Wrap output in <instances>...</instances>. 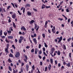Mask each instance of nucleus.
Masks as SVG:
<instances>
[{
  "instance_id": "f257e3e1",
  "label": "nucleus",
  "mask_w": 73,
  "mask_h": 73,
  "mask_svg": "<svg viewBox=\"0 0 73 73\" xmlns=\"http://www.w3.org/2000/svg\"><path fill=\"white\" fill-rule=\"evenodd\" d=\"M56 39H57V40H59L58 42V43L59 44V42H61L62 40V36H61L60 37V38L58 37L56 38Z\"/></svg>"
},
{
  "instance_id": "f03ea898",
  "label": "nucleus",
  "mask_w": 73,
  "mask_h": 73,
  "mask_svg": "<svg viewBox=\"0 0 73 73\" xmlns=\"http://www.w3.org/2000/svg\"><path fill=\"white\" fill-rule=\"evenodd\" d=\"M20 55V52H17L16 53V54L15 55V57L17 58L19 57Z\"/></svg>"
},
{
  "instance_id": "7ed1b4c3",
  "label": "nucleus",
  "mask_w": 73,
  "mask_h": 73,
  "mask_svg": "<svg viewBox=\"0 0 73 73\" xmlns=\"http://www.w3.org/2000/svg\"><path fill=\"white\" fill-rule=\"evenodd\" d=\"M26 70L27 72H28V70H29V66L28 65V64H26Z\"/></svg>"
},
{
  "instance_id": "20e7f679",
  "label": "nucleus",
  "mask_w": 73,
  "mask_h": 73,
  "mask_svg": "<svg viewBox=\"0 0 73 73\" xmlns=\"http://www.w3.org/2000/svg\"><path fill=\"white\" fill-rule=\"evenodd\" d=\"M21 30H23V29L24 31H26L27 30L26 29V28H25L24 26L22 27L21 28Z\"/></svg>"
},
{
  "instance_id": "39448f33",
  "label": "nucleus",
  "mask_w": 73,
  "mask_h": 73,
  "mask_svg": "<svg viewBox=\"0 0 73 73\" xmlns=\"http://www.w3.org/2000/svg\"><path fill=\"white\" fill-rule=\"evenodd\" d=\"M51 67H52L51 64H49V66L48 67V70L49 71H50V69H51Z\"/></svg>"
},
{
  "instance_id": "423d86ee",
  "label": "nucleus",
  "mask_w": 73,
  "mask_h": 73,
  "mask_svg": "<svg viewBox=\"0 0 73 73\" xmlns=\"http://www.w3.org/2000/svg\"><path fill=\"white\" fill-rule=\"evenodd\" d=\"M55 49V48H51V52L52 54L53 53V52H54V51Z\"/></svg>"
},
{
  "instance_id": "0eeeda50",
  "label": "nucleus",
  "mask_w": 73,
  "mask_h": 73,
  "mask_svg": "<svg viewBox=\"0 0 73 73\" xmlns=\"http://www.w3.org/2000/svg\"><path fill=\"white\" fill-rule=\"evenodd\" d=\"M33 41L35 42V44H37V40H36V38H34L33 39Z\"/></svg>"
},
{
  "instance_id": "6e6552de",
  "label": "nucleus",
  "mask_w": 73,
  "mask_h": 73,
  "mask_svg": "<svg viewBox=\"0 0 73 73\" xmlns=\"http://www.w3.org/2000/svg\"><path fill=\"white\" fill-rule=\"evenodd\" d=\"M31 7V5L27 3L25 5L26 8H27V7Z\"/></svg>"
},
{
  "instance_id": "1a4fd4ad",
  "label": "nucleus",
  "mask_w": 73,
  "mask_h": 73,
  "mask_svg": "<svg viewBox=\"0 0 73 73\" xmlns=\"http://www.w3.org/2000/svg\"><path fill=\"white\" fill-rule=\"evenodd\" d=\"M54 30H55V27H54L52 29V32H53V33H55V31H54Z\"/></svg>"
},
{
  "instance_id": "9d476101",
  "label": "nucleus",
  "mask_w": 73,
  "mask_h": 73,
  "mask_svg": "<svg viewBox=\"0 0 73 73\" xmlns=\"http://www.w3.org/2000/svg\"><path fill=\"white\" fill-rule=\"evenodd\" d=\"M34 22H35V21L33 20H32L29 23L31 25L32 24H33Z\"/></svg>"
},
{
  "instance_id": "9b49d317",
  "label": "nucleus",
  "mask_w": 73,
  "mask_h": 73,
  "mask_svg": "<svg viewBox=\"0 0 73 73\" xmlns=\"http://www.w3.org/2000/svg\"><path fill=\"white\" fill-rule=\"evenodd\" d=\"M12 17L13 19H15L16 18V14H13L12 16Z\"/></svg>"
},
{
  "instance_id": "f8f14e48",
  "label": "nucleus",
  "mask_w": 73,
  "mask_h": 73,
  "mask_svg": "<svg viewBox=\"0 0 73 73\" xmlns=\"http://www.w3.org/2000/svg\"><path fill=\"white\" fill-rule=\"evenodd\" d=\"M8 49L7 48L5 49V52H6L7 53V54H6V55L7 54V53H9V51H8Z\"/></svg>"
},
{
  "instance_id": "ddd939ff",
  "label": "nucleus",
  "mask_w": 73,
  "mask_h": 73,
  "mask_svg": "<svg viewBox=\"0 0 73 73\" xmlns=\"http://www.w3.org/2000/svg\"><path fill=\"white\" fill-rule=\"evenodd\" d=\"M8 38L10 39H12L13 38V37L12 36H8Z\"/></svg>"
},
{
  "instance_id": "4468645a",
  "label": "nucleus",
  "mask_w": 73,
  "mask_h": 73,
  "mask_svg": "<svg viewBox=\"0 0 73 73\" xmlns=\"http://www.w3.org/2000/svg\"><path fill=\"white\" fill-rule=\"evenodd\" d=\"M45 5L43 4L42 6V9H44L46 7Z\"/></svg>"
},
{
  "instance_id": "2eb2a0df",
  "label": "nucleus",
  "mask_w": 73,
  "mask_h": 73,
  "mask_svg": "<svg viewBox=\"0 0 73 73\" xmlns=\"http://www.w3.org/2000/svg\"><path fill=\"white\" fill-rule=\"evenodd\" d=\"M66 66H67L68 67H70V63L69 62L68 64H66Z\"/></svg>"
},
{
  "instance_id": "dca6fc26",
  "label": "nucleus",
  "mask_w": 73,
  "mask_h": 73,
  "mask_svg": "<svg viewBox=\"0 0 73 73\" xmlns=\"http://www.w3.org/2000/svg\"><path fill=\"white\" fill-rule=\"evenodd\" d=\"M13 25L14 28H16V25L15 24V23L13 22Z\"/></svg>"
},
{
  "instance_id": "f3484780",
  "label": "nucleus",
  "mask_w": 73,
  "mask_h": 73,
  "mask_svg": "<svg viewBox=\"0 0 73 73\" xmlns=\"http://www.w3.org/2000/svg\"><path fill=\"white\" fill-rule=\"evenodd\" d=\"M13 73H16L17 72V70H16V71L15 70V68L13 69Z\"/></svg>"
},
{
  "instance_id": "a211bd4d",
  "label": "nucleus",
  "mask_w": 73,
  "mask_h": 73,
  "mask_svg": "<svg viewBox=\"0 0 73 73\" xmlns=\"http://www.w3.org/2000/svg\"><path fill=\"white\" fill-rule=\"evenodd\" d=\"M7 33L9 35H11V30H10L9 31H7Z\"/></svg>"
},
{
  "instance_id": "6ab92c4d",
  "label": "nucleus",
  "mask_w": 73,
  "mask_h": 73,
  "mask_svg": "<svg viewBox=\"0 0 73 73\" xmlns=\"http://www.w3.org/2000/svg\"><path fill=\"white\" fill-rule=\"evenodd\" d=\"M27 15H29V16H31V15H32V13H31L29 12L28 11L27 12Z\"/></svg>"
},
{
  "instance_id": "aec40b11",
  "label": "nucleus",
  "mask_w": 73,
  "mask_h": 73,
  "mask_svg": "<svg viewBox=\"0 0 73 73\" xmlns=\"http://www.w3.org/2000/svg\"><path fill=\"white\" fill-rule=\"evenodd\" d=\"M8 62L9 63H11V62H12V61L10 59V58H9L8 59Z\"/></svg>"
},
{
  "instance_id": "412c9836",
  "label": "nucleus",
  "mask_w": 73,
  "mask_h": 73,
  "mask_svg": "<svg viewBox=\"0 0 73 73\" xmlns=\"http://www.w3.org/2000/svg\"><path fill=\"white\" fill-rule=\"evenodd\" d=\"M2 35H3V31L1 29L0 31V36H1Z\"/></svg>"
},
{
  "instance_id": "4be33fe9",
  "label": "nucleus",
  "mask_w": 73,
  "mask_h": 73,
  "mask_svg": "<svg viewBox=\"0 0 73 73\" xmlns=\"http://www.w3.org/2000/svg\"><path fill=\"white\" fill-rule=\"evenodd\" d=\"M42 53V51L41 50H40L39 51V52H38V54L39 55H40V54H41Z\"/></svg>"
},
{
  "instance_id": "5701e85b",
  "label": "nucleus",
  "mask_w": 73,
  "mask_h": 73,
  "mask_svg": "<svg viewBox=\"0 0 73 73\" xmlns=\"http://www.w3.org/2000/svg\"><path fill=\"white\" fill-rule=\"evenodd\" d=\"M63 49H64V50H66V46L64 44H63Z\"/></svg>"
},
{
  "instance_id": "b1692460",
  "label": "nucleus",
  "mask_w": 73,
  "mask_h": 73,
  "mask_svg": "<svg viewBox=\"0 0 73 73\" xmlns=\"http://www.w3.org/2000/svg\"><path fill=\"white\" fill-rule=\"evenodd\" d=\"M57 54L59 56H60V55L61 54V52H60V50H58L57 51Z\"/></svg>"
},
{
  "instance_id": "393cba45",
  "label": "nucleus",
  "mask_w": 73,
  "mask_h": 73,
  "mask_svg": "<svg viewBox=\"0 0 73 73\" xmlns=\"http://www.w3.org/2000/svg\"><path fill=\"white\" fill-rule=\"evenodd\" d=\"M50 62L51 64H52L53 62V59H50Z\"/></svg>"
},
{
  "instance_id": "a878e982",
  "label": "nucleus",
  "mask_w": 73,
  "mask_h": 73,
  "mask_svg": "<svg viewBox=\"0 0 73 73\" xmlns=\"http://www.w3.org/2000/svg\"><path fill=\"white\" fill-rule=\"evenodd\" d=\"M9 44L8 43L6 46V48H7V49H9Z\"/></svg>"
},
{
  "instance_id": "bb28decb",
  "label": "nucleus",
  "mask_w": 73,
  "mask_h": 73,
  "mask_svg": "<svg viewBox=\"0 0 73 73\" xmlns=\"http://www.w3.org/2000/svg\"><path fill=\"white\" fill-rule=\"evenodd\" d=\"M2 12V13L3 12V8H1V7L0 8V12Z\"/></svg>"
},
{
  "instance_id": "cd10ccee",
  "label": "nucleus",
  "mask_w": 73,
  "mask_h": 73,
  "mask_svg": "<svg viewBox=\"0 0 73 73\" xmlns=\"http://www.w3.org/2000/svg\"><path fill=\"white\" fill-rule=\"evenodd\" d=\"M9 57H13V54H12L11 53H10L9 55Z\"/></svg>"
},
{
  "instance_id": "c85d7f7f",
  "label": "nucleus",
  "mask_w": 73,
  "mask_h": 73,
  "mask_svg": "<svg viewBox=\"0 0 73 73\" xmlns=\"http://www.w3.org/2000/svg\"><path fill=\"white\" fill-rule=\"evenodd\" d=\"M19 42L20 44H21V42H22V40L20 39L19 40Z\"/></svg>"
},
{
  "instance_id": "c756f323",
  "label": "nucleus",
  "mask_w": 73,
  "mask_h": 73,
  "mask_svg": "<svg viewBox=\"0 0 73 73\" xmlns=\"http://www.w3.org/2000/svg\"><path fill=\"white\" fill-rule=\"evenodd\" d=\"M62 3H63V1L60 3V4L58 5V6L60 7V5H62Z\"/></svg>"
},
{
  "instance_id": "7c9ffc66",
  "label": "nucleus",
  "mask_w": 73,
  "mask_h": 73,
  "mask_svg": "<svg viewBox=\"0 0 73 73\" xmlns=\"http://www.w3.org/2000/svg\"><path fill=\"white\" fill-rule=\"evenodd\" d=\"M69 56L70 58H71V57H72V55H71V53H69Z\"/></svg>"
},
{
  "instance_id": "2f4dec72",
  "label": "nucleus",
  "mask_w": 73,
  "mask_h": 73,
  "mask_svg": "<svg viewBox=\"0 0 73 73\" xmlns=\"http://www.w3.org/2000/svg\"><path fill=\"white\" fill-rule=\"evenodd\" d=\"M37 24H35V27H34L35 29H36V28H37Z\"/></svg>"
},
{
  "instance_id": "473e14b6",
  "label": "nucleus",
  "mask_w": 73,
  "mask_h": 73,
  "mask_svg": "<svg viewBox=\"0 0 73 73\" xmlns=\"http://www.w3.org/2000/svg\"><path fill=\"white\" fill-rule=\"evenodd\" d=\"M20 38H21V39L22 40H23L24 39V37L23 36H21L20 37Z\"/></svg>"
},
{
  "instance_id": "72a5a7b5",
  "label": "nucleus",
  "mask_w": 73,
  "mask_h": 73,
  "mask_svg": "<svg viewBox=\"0 0 73 73\" xmlns=\"http://www.w3.org/2000/svg\"><path fill=\"white\" fill-rule=\"evenodd\" d=\"M9 70H10V71H12V69L11 68V67H10V66L9 67Z\"/></svg>"
},
{
  "instance_id": "f704fd0d",
  "label": "nucleus",
  "mask_w": 73,
  "mask_h": 73,
  "mask_svg": "<svg viewBox=\"0 0 73 73\" xmlns=\"http://www.w3.org/2000/svg\"><path fill=\"white\" fill-rule=\"evenodd\" d=\"M1 23L2 24H6V22L4 21H2Z\"/></svg>"
},
{
  "instance_id": "c9c22d12",
  "label": "nucleus",
  "mask_w": 73,
  "mask_h": 73,
  "mask_svg": "<svg viewBox=\"0 0 73 73\" xmlns=\"http://www.w3.org/2000/svg\"><path fill=\"white\" fill-rule=\"evenodd\" d=\"M31 53H33V52H35V50H34V49L33 48L31 50Z\"/></svg>"
},
{
  "instance_id": "e433bc0d",
  "label": "nucleus",
  "mask_w": 73,
  "mask_h": 73,
  "mask_svg": "<svg viewBox=\"0 0 73 73\" xmlns=\"http://www.w3.org/2000/svg\"><path fill=\"white\" fill-rule=\"evenodd\" d=\"M12 47L14 49H16V47H15V45H14V44H13L12 45Z\"/></svg>"
},
{
  "instance_id": "4c0bfd02",
  "label": "nucleus",
  "mask_w": 73,
  "mask_h": 73,
  "mask_svg": "<svg viewBox=\"0 0 73 73\" xmlns=\"http://www.w3.org/2000/svg\"><path fill=\"white\" fill-rule=\"evenodd\" d=\"M35 54H37V48H35Z\"/></svg>"
},
{
  "instance_id": "58836bf2",
  "label": "nucleus",
  "mask_w": 73,
  "mask_h": 73,
  "mask_svg": "<svg viewBox=\"0 0 73 73\" xmlns=\"http://www.w3.org/2000/svg\"><path fill=\"white\" fill-rule=\"evenodd\" d=\"M71 40V38H68L67 40L68 42H69V41H70Z\"/></svg>"
},
{
  "instance_id": "ea45409f",
  "label": "nucleus",
  "mask_w": 73,
  "mask_h": 73,
  "mask_svg": "<svg viewBox=\"0 0 73 73\" xmlns=\"http://www.w3.org/2000/svg\"><path fill=\"white\" fill-rule=\"evenodd\" d=\"M44 46L46 47V48H47L48 47V45H47L46 44V43H44Z\"/></svg>"
},
{
  "instance_id": "a19ab883",
  "label": "nucleus",
  "mask_w": 73,
  "mask_h": 73,
  "mask_svg": "<svg viewBox=\"0 0 73 73\" xmlns=\"http://www.w3.org/2000/svg\"><path fill=\"white\" fill-rule=\"evenodd\" d=\"M71 24H72L71 27H73V21H72L71 22Z\"/></svg>"
},
{
  "instance_id": "79ce46f5",
  "label": "nucleus",
  "mask_w": 73,
  "mask_h": 73,
  "mask_svg": "<svg viewBox=\"0 0 73 73\" xmlns=\"http://www.w3.org/2000/svg\"><path fill=\"white\" fill-rule=\"evenodd\" d=\"M42 36L43 38H45V34H42Z\"/></svg>"
},
{
  "instance_id": "37998d69",
  "label": "nucleus",
  "mask_w": 73,
  "mask_h": 73,
  "mask_svg": "<svg viewBox=\"0 0 73 73\" xmlns=\"http://www.w3.org/2000/svg\"><path fill=\"white\" fill-rule=\"evenodd\" d=\"M65 68V67L64 66H62L61 67V70H62V69H64Z\"/></svg>"
},
{
  "instance_id": "c03bdc74",
  "label": "nucleus",
  "mask_w": 73,
  "mask_h": 73,
  "mask_svg": "<svg viewBox=\"0 0 73 73\" xmlns=\"http://www.w3.org/2000/svg\"><path fill=\"white\" fill-rule=\"evenodd\" d=\"M33 10L34 11H35V12H37V10L36 9L34 8L33 9Z\"/></svg>"
},
{
  "instance_id": "a18cd8bd",
  "label": "nucleus",
  "mask_w": 73,
  "mask_h": 73,
  "mask_svg": "<svg viewBox=\"0 0 73 73\" xmlns=\"http://www.w3.org/2000/svg\"><path fill=\"white\" fill-rule=\"evenodd\" d=\"M1 37L2 38H5V36H1Z\"/></svg>"
},
{
  "instance_id": "49530a36",
  "label": "nucleus",
  "mask_w": 73,
  "mask_h": 73,
  "mask_svg": "<svg viewBox=\"0 0 73 73\" xmlns=\"http://www.w3.org/2000/svg\"><path fill=\"white\" fill-rule=\"evenodd\" d=\"M41 45L39 44L38 45V48H39V49H40V48H41Z\"/></svg>"
},
{
  "instance_id": "de8ad7c7",
  "label": "nucleus",
  "mask_w": 73,
  "mask_h": 73,
  "mask_svg": "<svg viewBox=\"0 0 73 73\" xmlns=\"http://www.w3.org/2000/svg\"><path fill=\"white\" fill-rule=\"evenodd\" d=\"M5 41H6V42H7V43H9V41L8 40H7V39H5Z\"/></svg>"
},
{
  "instance_id": "09e8293b",
  "label": "nucleus",
  "mask_w": 73,
  "mask_h": 73,
  "mask_svg": "<svg viewBox=\"0 0 73 73\" xmlns=\"http://www.w3.org/2000/svg\"><path fill=\"white\" fill-rule=\"evenodd\" d=\"M18 13L19 14V15H21V13L19 11H18Z\"/></svg>"
},
{
  "instance_id": "8fccbe9b",
  "label": "nucleus",
  "mask_w": 73,
  "mask_h": 73,
  "mask_svg": "<svg viewBox=\"0 0 73 73\" xmlns=\"http://www.w3.org/2000/svg\"><path fill=\"white\" fill-rule=\"evenodd\" d=\"M25 57L27 60H28V57H27V55H25Z\"/></svg>"
},
{
  "instance_id": "3c124183",
  "label": "nucleus",
  "mask_w": 73,
  "mask_h": 73,
  "mask_svg": "<svg viewBox=\"0 0 73 73\" xmlns=\"http://www.w3.org/2000/svg\"><path fill=\"white\" fill-rule=\"evenodd\" d=\"M4 35H5V36H6L7 35V32L6 33L4 32Z\"/></svg>"
},
{
  "instance_id": "603ef678",
  "label": "nucleus",
  "mask_w": 73,
  "mask_h": 73,
  "mask_svg": "<svg viewBox=\"0 0 73 73\" xmlns=\"http://www.w3.org/2000/svg\"><path fill=\"white\" fill-rule=\"evenodd\" d=\"M11 5H13L14 8H15V5H14V4H13V3H11Z\"/></svg>"
},
{
  "instance_id": "864d4df0",
  "label": "nucleus",
  "mask_w": 73,
  "mask_h": 73,
  "mask_svg": "<svg viewBox=\"0 0 73 73\" xmlns=\"http://www.w3.org/2000/svg\"><path fill=\"white\" fill-rule=\"evenodd\" d=\"M11 8V5H9L8 6V7H7V9H9V8Z\"/></svg>"
},
{
  "instance_id": "5fc2aeb1",
  "label": "nucleus",
  "mask_w": 73,
  "mask_h": 73,
  "mask_svg": "<svg viewBox=\"0 0 73 73\" xmlns=\"http://www.w3.org/2000/svg\"><path fill=\"white\" fill-rule=\"evenodd\" d=\"M29 40L31 43L33 44V43L32 42V41H31V38H29Z\"/></svg>"
},
{
  "instance_id": "6e6d98bb",
  "label": "nucleus",
  "mask_w": 73,
  "mask_h": 73,
  "mask_svg": "<svg viewBox=\"0 0 73 73\" xmlns=\"http://www.w3.org/2000/svg\"><path fill=\"white\" fill-rule=\"evenodd\" d=\"M32 68L33 70H35V66L34 65H33V66H32Z\"/></svg>"
},
{
  "instance_id": "4d7b16f0",
  "label": "nucleus",
  "mask_w": 73,
  "mask_h": 73,
  "mask_svg": "<svg viewBox=\"0 0 73 73\" xmlns=\"http://www.w3.org/2000/svg\"><path fill=\"white\" fill-rule=\"evenodd\" d=\"M25 8H23V13H25Z\"/></svg>"
},
{
  "instance_id": "13d9d810",
  "label": "nucleus",
  "mask_w": 73,
  "mask_h": 73,
  "mask_svg": "<svg viewBox=\"0 0 73 73\" xmlns=\"http://www.w3.org/2000/svg\"><path fill=\"white\" fill-rule=\"evenodd\" d=\"M47 69H48V68H47V67L46 66L45 68V72H46V71H47Z\"/></svg>"
},
{
  "instance_id": "bf43d9fd",
  "label": "nucleus",
  "mask_w": 73,
  "mask_h": 73,
  "mask_svg": "<svg viewBox=\"0 0 73 73\" xmlns=\"http://www.w3.org/2000/svg\"><path fill=\"white\" fill-rule=\"evenodd\" d=\"M49 8H50V6H46V8L47 9Z\"/></svg>"
},
{
  "instance_id": "052dcab7",
  "label": "nucleus",
  "mask_w": 73,
  "mask_h": 73,
  "mask_svg": "<svg viewBox=\"0 0 73 73\" xmlns=\"http://www.w3.org/2000/svg\"><path fill=\"white\" fill-rule=\"evenodd\" d=\"M21 73H23V69H22V68H21Z\"/></svg>"
},
{
  "instance_id": "680f3d73",
  "label": "nucleus",
  "mask_w": 73,
  "mask_h": 73,
  "mask_svg": "<svg viewBox=\"0 0 73 73\" xmlns=\"http://www.w3.org/2000/svg\"><path fill=\"white\" fill-rule=\"evenodd\" d=\"M45 56H44L43 57V61H44V60H45Z\"/></svg>"
},
{
  "instance_id": "e2e57ef3",
  "label": "nucleus",
  "mask_w": 73,
  "mask_h": 73,
  "mask_svg": "<svg viewBox=\"0 0 73 73\" xmlns=\"http://www.w3.org/2000/svg\"><path fill=\"white\" fill-rule=\"evenodd\" d=\"M48 32L49 33H51V32H50V30L49 29H48Z\"/></svg>"
},
{
  "instance_id": "0e129e2a",
  "label": "nucleus",
  "mask_w": 73,
  "mask_h": 73,
  "mask_svg": "<svg viewBox=\"0 0 73 73\" xmlns=\"http://www.w3.org/2000/svg\"><path fill=\"white\" fill-rule=\"evenodd\" d=\"M63 64L64 65H65L66 64V62H63Z\"/></svg>"
},
{
  "instance_id": "69168bd1",
  "label": "nucleus",
  "mask_w": 73,
  "mask_h": 73,
  "mask_svg": "<svg viewBox=\"0 0 73 73\" xmlns=\"http://www.w3.org/2000/svg\"><path fill=\"white\" fill-rule=\"evenodd\" d=\"M43 51L44 52H45V48L44 47H43Z\"/></svg>"
},
{
  "instance_id": "338daca9",
  "label": "nucleus",
  "mask_w": 73,
  "mask_h": 73,
  "mask_svg": "<svg viewBox=\"0 0 73 73\" xmlns=\"http://www.w3.org/2000/svg\"><path fill=\"white\" fill-rule=\"evenodd\" d=\"M26 48L27 49H29V48H30V47H29V46H26Z\"/></svg>"
},
{
  "instance_id": "774afa93",
  "label": "nucleus",
  "mask_w": 73,
  "mask_h": 73,
  "mask_svg": "<svg viewBox=\"0 0 73 73\" xmlns=\"http://www.w3.org/2000/svg\"><path fill=\"white\" fill-rule=\"evenodd\" d=\"M66 12H69V10L68 9H66Z\"/></svg>"
}]
</instances>
